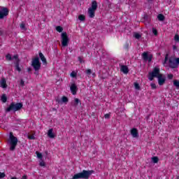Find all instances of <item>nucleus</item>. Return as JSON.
I'll list each match as a JSON object with an SVG mask.
<instances>
[{"instance_id": "obj_28", "label": "nucleus", "mask_w": 179, "mask_h": 179, "mask_svg": "<svg viewBox=\"0 0 179 179\" xmlns=\"http://www.w3.org/2000/svg\"><path fill=\"white\" fill-rule=\"evenodd\" d=\"M56 30L59 33H62V30H64V29L62 28V27L58 26V27H56Z\"/></svg>"}, {"instance_id": "obj_35", "label": "nucleus", "mask_w": 179, "mask_h": 179, "mask_svg": "<svg viewBox=\"0 0 179 179\" xmlns=\"http://www.w3.org/2000/svg\"><path fill=\"white\" fill-rule=\"evenodd\" d=\"M152 33H153L154 36H157V29L152 28Z\"/></svg>"}, {"instance_id": "obj_31", "label": "nucleus", "mask_w": 179, "mask_h": 179, "mask_svg": "<svg viewBox=\"0 0 179 179\" xmlns=\"http://www.w3.org/2000/svg\"><path fill=\"white\" fill-rule=\"evenodd\" d=\"M20 27L22 30H26V25L23 22L20 24Z\"/></svg>"}, {"instance_id": "obj_10", "label": "nucleus", "mask_w": 179, "mask_h": 179, "mask_svg": "<svg viewBox=\"0 0 179 179\" xmlns=\"http://www.w3.org/2000/svg\"><path fill=\"white\" fill-rule=\"evenodd\" d=\"M142 57L144 61H148V62H150V61H152V58H153V56L152 55H149L146 52H144L142 54Z\"/></svg>"}, {"instance_id": "obj_42", "label": "nucleus", "mask_w": 179, "mask_h": 179, "mask_svg": "<svg viewBox=\"0 0 179 179\" xmlns=\"http://www.w3.org/2000/svg\"><path fill=\"white\" fill-rule=\"evenodd\" d=\"M28 138L29 139H34V135H29V136H28Z\"/></svg>"}, {"instance_id": "obj_9", "label": "nucleus", "mask_w": 179, "mask_h": 179, "mask_svg": "<svg viewBox=\"0 0 179 179\" xmlns=\"http://www.w3.org/2000/svg\"><path fill=\"white\" fill-rule=\"evenodd\" d=\"M9 15V10L6 8H2L0 10V19H3V17H6Z\"/></svg>"}, {"instance_id": "obj_14", "label": "nucleus", "mask_w": 179, "mask_h": 179, "mask_svg": "<svg viewBox=\"0 0 179 179\" xmlns=\"http://www.w3.org/2000/svg\"><path fill=\"white\" fill-rule=\"evenodd\" d=\"M0 86L2 87V89H6L8 87V85H6V80L3 78L0 80Z\"/></svg>"}, {"instance_id": "obj_20", "label": "nucleus", "mask_w": 179, "mask_h": 179, "mask_svg": "<svg viewBox=\"0 0 179 179\" xmlns=\"http://www.w3.org/2000/svg\"><path fill=\"white\" fill-rule=\"evenodd\" d=\"M173 86H175L176 89H179V80H174L173 81Z\"/></svg>"}, {"instance_id": "obj_32", "label": "nucleus", "mask_w": 179, "mask_h": 179, "mask_svg": "<svg viewBox=\"0 0 179 179\" xmlns=\"http://www.w3.org/2000/svg\"><path fill=\"white\" fill-rule=\"evenodd\" d=\"M39 166H41V167H45V162L43 160H41L39 162Z\"/></svg>"}, {"instance_id": "obj_19", "label": "nucleus", "mask_w": 179, "mask_h": 179, "mask_svg": "<svg viewBox=\"0 0 179 179\" xmlns=\"http://www.w3.org/2000/svg\"><path fill=\"white\" fill-rule=\"evenodd\" d=\"M1 100L3 103H6L8 98L6 97V94H3L1 96Z\"/></svg>"}, {"instance_id": "obj_17", "label": "nucleus", "mask_w": 179, "mask_h": 179, "mask_svg": "<svg viewBox=\"0 0 179 179\" xmlns=\"http://www.w3.org/2000/svg\"><path fill=\"white\" fill-rule=\"evenodd\" d=\"M39 57L43 62V64H47V59H45V57H44V55L43 53H39Z\"/></svg>"}, {"instance_id": "obj_34", "label": "nucleus", "mask_w": 179, "mask_h": 179, "mask_svg": "<svg viewBox=\"0 0 179 179\" xmlns=\"http://www.w3.org/2000/svg\"><path fill=\"white\" fill-rule=\"evenodd\" d=\"M174 40L176 43H179V36H178V34L175 35Z\"/></svg>"}, {"instance_id": "obj_18", "label": "nucleus", "mask_w": 179, "mask_h": 179, "mask_svg": "<svg viewBox=\"0 0 179 179\" xmlns=\"http://www.w3.org/2000/svg\"><path fill=\"white\" fill-rule=\"evenodd\" d=\"M120 69L123 73H128L129 72L128 67L127 66H122Z\"/></svg>"}, {"instance_id": "obj_13", "label": "nucleus", "mask_w": 179, "mask_h": 179, "mask_svg": "<svg viewBox=\"0 0 179 179\" xmlns=\"http://www.w3.org/2000/svg\"><path fill=\"white\" fill-rule=\"evenodd\" d=\"M70 90L72 94L73 95L76 94V92H78V87L76 86V84L75 83L71 84L70 87Z\"/></svg>"}, {"instance_id": "obj_11", "label": "nucleus", "mask_w": 179, "mask_h": 179, "mask_svg": "<svg viewBox=\"0 0 179 179\" xmlns=\"http://www.w3.org/2000/svg\"><path fill=\"white\" fill-rule=\"evenodd\" d=\"M13 59H15L16 71H17L18 72H20L21 69H20V67L19 66V56L17 55H15L13 56Z\"/></svg>"}, {"instance_id": "obj_15", "label": "nucleus", "mask_w": 179, "mask_h": 179, "mask_svg": "<svg viewBox=\"0 0 179 179\" xmlns=\"http://www.w3.org/2000/svg\"><path fill=\"white\" fill-rule=\"evenodd\" d=\"M48 136L50 138V139H54V138H55V134H54V129H50L48 131Z\"/></svg>"}, {"instance_id": "obj_44", "label": "nucleus", "mask_w": 179, "mask_h": 179, "mask_svg": "<svg viewBox=\"0 0 179 179\" xmlns=\"http://www.w3.org/2000/svg\"><path fill=\"white\" fill-rule=\"evenodd\" d=\"M22 179H27V176H22Z\"/></svg>"}, {"instance_id": "obj_7", "label": "nucleus", "mask_w": 179, "mask_h": 179, "mask_svg": "<svg viewBox=\"0 0 179 179\" xmlns=\"http://www.w3.org/2000/svg\"><path fill=\"white\" fill-rule=\"evenodd\" d=\"M31 66H33L36 72H37V71H40L41 68V63H40V59H38V57H36L32 59Z\"/></svg>"}, {"instance_id": "obj_26", "label": "nucleus", "mask_w": 179, "mask_h": 179, "mask_svg": "<svg viewBox=\"0 0 179 179\" xmlns=\"http://www.w3.org/2000/svg\"><path fill=\"white\" fill-rule=\"evenodd\" d=\"M167 61H169V55H166L165 59H164V61L163 62V65L164 66H167V65L166 64H167Z\"/></svg>"}, {"instance_id": "obj_45", "label": "nucleus", "mask_w": 179, "mask_h": 179, "mask_svg": "<svg viewBox=\"0 0 179 179\" xmlns=\"http://www.w3.org/2000/svg\"><path fill=\"white\" fill-rule=\"evenodd\" d=\"M148 1H153V0H148Z\"/></svg>"}, {"instance_id": "obj_24", "label": "nucleus", "mask_w": 179, "mask_h": 179, "mask_svg": "<svg viewBox=\"0 0 179 179\" xmlns=\"http://www.w3.org/2000/svg\"><path fill=\"white\" fill-rule=\"evenodd\" d=\"M6 59H7V61H11V59H15L12 57V55H10V54H8L6 56Z\"/></svg>"}, {"instance_id": "obj_27", "label": "nucleus", "mask_w": 179, "mask_h": 179, "mask_svg": "<svg viewBox=\"0 0 179 179\" xmlns=\"http://www.w3.org/2000/svg\"><path fill=\"white\" fill-rule=\"evenodd\" d=\"M36 156L38 159H40V160H42L43 159V154L41 152H36Z\"/></svg>"}, {"instance_id": "obj_12", "label": "nucleus", "mask_w": 179, "mask_h": 179, "mask_svg": "<svg viewBox=\"0 0 179 179\" xmlns=\"http://www.w3.org/2000/svg\"><path fill=\"white\" fill-rule=\"evenodd\" d=\"M131 135L133 138H138L139 137V133L138 132V129L136 128L131 129Z\"/></svg>"}, {"instance_id": "obj_3", "label": "nucleus", "mask_w": 179, "mask_h": 179, "mask_svg": "<svg viewBox=\"0 0 179 179\" xmlns=\"http://www.w3.org/2000/svg\"><path fill=\"white\" fill-rule=\"evenodd\" d=\"M8 145H10V150L15 149L17 145V138L15 137L13 133H10Z\"/></svg>"}, {"instance_id": "obj_33", "label": "nucleus", "mask_w": 179, "mask_h": 179, "mask_svg": "<svg viewBox=\"0 0 179 179\" xmlns=\"http://www.w3.org/2000/svg\"><path fill=\"white\" fill-rule=\"evenodd\" d=\"M68 101V98L66 96H63L62 98V103H66Z\"/></svg>"}, {"instance_id": "obj_16", "label": "nucleus", "mask_w": 179, "mask_h": 179, "mask_svg": "<svg viewBox=\"0 0 179 179\" xmlns=\"http://www.w3.org/2000/svg\"><path fill=\"white\" fill-rule=\"evenodd\" d=\"M71 104H72V106H73L74 107H77V106H78V104H80H80H82V102H80V100H79V99L75 98V99H74V101L72 102Z\"/></svg>"}, {"instance_id": "obj_1", "label": "nucleus", "mask_w": 179, "mask_h": 179, "mask_svg": "<svg viewBox=\"0 0 179 179\" xmlns=\"http://www.w3.org/2000/svg\"><path fill=\"white\" fill-rule=\"evenodd\" d=\"M154 78H157L159 86H163L166 83V76L160 73V67L159 66H156L152 71L149 73V80H153Z\"/></svg>"}, {"instance_id": "obj_8", "label": "nucleus", "mask_w": 179, "mask_h": 179, "mask_svg": "<svg viewBox=\"0 0 179 179\" xmlns=\"http://www.w3.org/2000/svg\"><path fill=\"white\" fill-rule=\"evenodd\" d=\"M179 58H171L169 59V66L173 69L178 68Z\"/></svg>"}, {"instance_id": "obj_5", "label": "nucleus", "mask_w": 179, "mask_h": 179, "mask_svg": "<svg viewBox=\"0 0 179 179\" xmlns=\"http://www.w3.org/2000/svg\"><path fill=\"white\" fill-rule=\"evenodd\" d=\"M97 9V1H93L92 2V6L88 8V15L91 18L94 17V13H96V10Z\"/></svg>"}, {"instance_id": "obj_41", "label": "nucleus", "mask_w": 179, "mask_h": 179, "mask_svg": "<svg viewBox=\"0 0 179 179\" xmlns=\"http://www.w3.org/2000/svg\"><path fill=\"white\" fill-rule=\"evenodd\" d=\"M20 85L21 86H24V81H23V80H20Z\"/></svg>"}, {"instance_id": "obj_40", "label": "nucleus", "mask_w": 179, "mask_h": 179, "mask_svg": "<svg viewBox=\"0 0 179 179\" xmlns=\"http://www.w3.org/2000/svg\"><path fill=\"white\" fill-rule=\"evenodd\" d=\"M3 177H5V173L0 172V178H3Z\"/></svg>"}, {"instance_id": "obj_43", "label": "nucleus", "mask_w": 179, "mask_h": 179, "mask_svg": "<svg viewBox=\"0 0 179 179\" xmlns=\"http://www.w3.org/2000/svg\"><path fill=\"white\" fill-rule=\"evenodd\" d=\"M173 48L174 50H177V46L173 45Z\"/></svg>"}, {"instance_id": "obj_30", "label": "nucleus", "mask_w": 179, "mask_h": 179, "mask_svg": "<svg viewBox=\"0 0 179 179\" xmlns=\"http://www.w3.org/2000/svg\"><path fill=\"white\" fill-rule=\"evenodd\" d=\"M134 87H135L136 90H140V89H141V87L139 86V84L138 83H134Z\"/></svg>"}, {"instance_id": "obj_23", "label": "nucleus", "mask_w": 179, "mask_h": 179, "mask_svg": "<svg viewBox=\"0 0 179 179\" xmlns=\"http://www.w3.org/2000/svg\"><path fill=\"white\" fill-rule=\"evenodd\" d=\"M78 19L80 20V22H84V20L86 19V17L83 15H80L78 16Z\"/></svg>"}, {"instance_id": "obj_36", "label": "nucleus", "mask_w": 179, "mask_h": 179, "mask_svg": "<svg viewBox=\"0 0 179 179\" xmlns=\"http://www.w3.org/2000/svg\"><path fill=\"white\" fill-rule=\"evenodd\" d=\"M85 73H87V75H91L92 74V70L91 69H87L85 71Z\"/></svg>"}, {"instance_id": "obj_38", "label": "nucleus", "mask_w": 179, "mask_h": 179, "mask_svg": "<svg viewBox=\"0 0 179 179\" xmlns=\"http://www.w3.org/2000/svg\"><path fill=\"white\" fill-rule=\"evenodd\" d=\"M150 86H151L152 89H156V87H157L156 84H155L153 83L150 84Z\"/></svg>"}, {"instance_id": "obj_22", "label": "nucleus", "mask_w": 179, "mask_h": 179, "mask_svg": "<svg viewBox=\"0 0 179 179\" xmlns=\"http://www.w3.org/2000/svg\"><path fill=\"white\" fill-rule=\"evenodd\" d=\"M157 19L158 20H159L160 22H163V20H164V15H163L162 14H159L157 15Z\"/></svg>"}, {"instance_id": "obj_6", "label": "nucleus", "mask_w": 179, "mask_h": 179, "mask_svg": "<svg viewBox=\"0 0 179 179\" xmlns=\"http://www.w3.org/2000/svg\"><path fill=\"white\" fill-rule=\"evenodd\" d=\"M61 38L62 47H68V44H69V36H68V34L66 32H62Z\"/></svg>"}, {"instance_id": "obj_25", "label": "nucleus", "mask_w": 179, "mask_h": 179, "mask_svg": "<svg viewBox=\"0 0 179 179\" xmlns=\"http://www.w3.org/2000/svg\"><path fill=\"white\" fill-rule=\"evenodd\" d=\"M152 163H157L159 162V158L157 157H153L152 159H151Z\"/></svg>"}, {"instance_id": "obj_39", "label": "nucleus", "mask_w": 179, "mask_h": 179, "mask_svg": "<svg viewBox=\"0 0 179 179\" xmlns=\"http://www.w3.org/2000/svg\"><path fill=\"white\" fill-rule=\"evenodd\" d=\"M104 117H105L106 119L110 118V113H106V114L104 115Z\"/></svg>"}, {"instance_id": "obj_37", "label": "nucleus", "mask_w": 179, "mask_h": 179, "mask_svg": "<svg viewBox=\"0 0 179 179\" xmlns=\"http://www.w3.org/2000/svg\"><path fill=\"white\" fill-rule=\"evenodd\" d=\"M174 77V76L173 74H168V79H173V78Z\"/></svg>"}, {"instance_id": "obj_21", "label": "nucleus", "mask_w": 179, "mask_h": 179, "mask_svg": "<svg viewBox=\"0 0 179 179\" xmlns=\"http://www.w3.org/2000/svg\"><path fill=\"white\" fill-rule=\"evenodd\" d=\"M134 38H136L137 40H139V38H141L142 35H141V34H139V33H134Z\"/></svg>"}, {"instance_id": "obj_2", "label": "nucleus", "mask_w": 179, "mask_h": 179, "mask_svg": "<svg viewBox=\"0 0 179 179\" xmlns=\"http://www.w3.org/2000/svg\"><path fill=\"white\" fill-rule=\"evenodd\" d=\"M93 174V171H83L80 173H76L73 176L72 179H79V178H83V179H87L90 176Z\"/></svg>"}, {"instance_id": "obj_4", "label": "nucleus", "mask_w": 179, "mask_h": 179, "mask_svg": "<svg viewBox=\"0 0 179 179\" xmlns=\"http://www.w3.org/2000/svg\"><path fill=\"white\" fill-rule=\"evenodd\" d=\"M22 107H23V104L22 103H12L6 109V111L7 113H9L10 111H19V110H20V108H22Z\"/></svg>"}, {"instance_id": "obj_29", "label": "nucleus", "mask_w": 179, "mask_h": 179, "mask_svg": "<svg viewBox=\"0 0 179 179\" xmlns=\"http://www.w3.org/2000/svg\"><path fill=\"white\" fill-rule=\"evenodd\" d=\"M77 75H78V73H76V71H72L70 74V76L71 78H76Z\"/></svg>"}]
</instances>
